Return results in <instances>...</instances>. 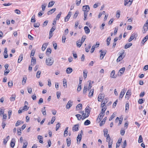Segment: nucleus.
<instances>
[{
  "label": "nucleus",
  "mask_w": 148,
  "mask_h": 148,
  "mask_svg": "<svg viewBox=\"0 0 148 148\" xmlns=\"http://www.w3.org/2000/svg\"><path fill=\"white\" fill-rule=\"evenodd\" d=\"M54 60L52 58L50 57L47 58L46 60V63L47 65L51 66L53 64Z\"/></svg>",
  "instance_id": "nucleus-1"
},
{
  "label": "nucleus",
  "mask_w": 148,
  "mask_h": 148,
  "mask_svg": "<svg viewBox=\"0 0 148 148\" xmlns=\"http://www.w3.org/2000/svg\"><path fill=\"white\" fill-rule=\"evenodd\" d=\"M92 108H91L90 107L88 106H87L85 109L86 113V115H87V116H89L90 112Z\"/></svg>",
  "instance_id": "nucleus-2"
},
{
  "label": "nucleus",
  "mask_w": 148,
  "mask_h": 148,
  "mask_svg": "<svg viewBox=\"0 0 148 148\" xmlns=\"http://www.w3.org/2000/svg\"><path fill=\"white\" fill-rule=\"evenodd\" d=\"M90 7L88 5H84L83 6V11H84V12H87L90 10Z\"/></svg>",
  "instance_id": "nucleus-3"
},
{
  "label": "nucleus",
  "mask_w": 148,
  "mask_h": 148,
  "mask_svg": "<svg viewBox=\"0 0 148 148\" xmlns=\"http://www.w3.org/2000/svg\"><path fill=\"white\" fill-rule=\"evenodd\" d=\"M125 92L126 90H125V89H123L121 90L119 98V100H121V99L123 97Z\"/></svg>",
  "instance_id": "nucleus-4"
},
{
  "label": "nucleus",
  "mask_w": 148,
  "mask_h": 148,
  "mask_svg": "<svg viewBox=\"0 0 148 148\" xmlns=\"http://www.w3.org/2000/svg\"><path fill=\"white\" fill-rule=\"evenodd\" d=\"M105 95L104 94H100L98 97V100L99 101L101 102L102 99H104Z\"/></svg>",
  "instance_id": "nucleus-5"
},
{
  "label": "nucleus",
  "mask_w": 148,
  "mask_h": 148,
  "mask_svg": "<svg viewBox=\"0 0 148 148\" xmlns=\"http://www.w3.org/2000/svg\"><path fill=\"white\" fill-rule=\"evenodd\" d=\"M78 124H76L72 127V130L73 132L77 131L79 130Z\"/></svg>",
  "instance_id": "nucleus-6"
},
{
  "label": "nucleus",
  "mask_w": 148,
  "mask_h": 148,
  "mask_svg": "<svg viewBox=\"0 0 148 148\" xmlns=\"http://www.w3.org/2000/svg\"><path fill=\"white\" fill-rule=\"evenodd\" d=\"M73 102L72 101H71L70 100L67 103V104L66 106V108L67 109H69L72 106L73 104Z\"/></svg>",
  "instance_id": "nucleus-7"
},
{
  "label": "nucleus",
  "mask_w": 148,
  "mask_h": 148,
  "mask_svg": "<svg viewBox=\"0 0 148 148\" xmlns=\"http://www.w3.org/2000/svg\"><path fill=\"white\" fill-rule=\"evenodd\" d=\"M138 36V34L136 33H132L130 37L133 39H134L136 40Z\"/></svg>",
  "instance_id": "nucleus-8"
},
{
  "label": "nucleus",
  "mask_w": 148,
  "mask_h": 148,
  "mask_svg": "<svg viewBox=\"0 0 148 148\" xmlns=\"http://www.w3.org/2000/svg\"><path fill=\"white\" fill-rule=\"evenodd\" d=\"M104 115V114L102 115V114L101 113H100L97 119V121H98L99 122H100L101 121V119L103 117Z\"/></svg>",
  "instance_id": "nucleus-9"
},
{
  "label": "nucleus",
  "mask_w": 148,
  "mask_h": 148,
  "mask_svg": "<svg viewBox=\"0 0 148 148\" xmlns=\"http://www.w3.org/2000/svg\"><path fill=\"white\" fill-rule=\"evenodd\" d=\"M15 138H12L10 143V146L12 148L14 147L15 146Z\"/></svg>",
  "instance_id": "nucleus-10"
},
{
  "label": "nucleus",
  "mask_w": 148,
  "mask_h": 148,
  "mask_svg": "<svg viewBox=\"0 0 148 148\" xmlns=\"http://www.w3.org/2000/svg\"><path fill=\"white\" fill-rule=\"evenodd\" d=\"M122 138H119L116 144V148H117L118 147H119L120 146V144L122 141Z\"/></svg>",
  "instance_id": "nucleus-11"
},
{
  "label": "nucleus",
  "mask_w": 148,
  "mask_h": 148,
  "mask_svg": "<svg viewBox=\"0 0 148 148\" xmlns=\"http://www.w3.org/2000/svg\"><path fill=\"white\" fill-rule=\"evenodd\" d=\"M110 77L112 78H115L116 77V75H115V71L112 70L110 74Z\"/></svg>",
  "instance_id": "nucleus-12"
},
{
  "label": "nucleus",
  "mask_w": 148,
  "mask_h": 148,
  "mask_svg": "<svg viewBox=\"0 0 148 148\" xmlns=\"http://www.w3.org/2000/svg\"><path fill=\"white\" fill-rule=\"evenodd\" d=\"M148 39V35H146L143 39L141 41V43L143 45L144 43L147 41Z\"/></svg>",
  "instance_id": "nucleus-13"
},
{
  "label": "nucleus",
  "mask_w": 148,
  "mask_h": 148,
  "mask_svg": "<svg viewBox=\"0 0 148 148\" xmlns=\"http://www.w3.org/2000/svg\"><path fill=\"white\" fill-rule=\"evenodd\" d=\"M67 146L68 147L70 146L71 144V139L69 137L66 140Z\"/></svg>",
  "instance_id": "nucleus-14"
},
{
  "label": "nucleus",
  "mask_w": 148,
  "mask_h": 148,
  "mask_svg": "<svg viewBox=\"0 0 148 148\" xmlns=\"http://www.w3.org/2000/svg\"><path fill=\"white\" fill-rule=\"evenodd\" d=\"M102 108L101 110V113L102 114L104 115V113L105 112V111L106 109V106H102Z\"/></svg>",
  "instance_id": "nucleus-15"
},
{
  "label": "nucleus",
  "mask_w": 148,
  "mask_h": 148,
  "mask_svg": "<svg viewBox=\"0 0 148 148\" xmlns=\"http://www.w3.org/2000/svg\"><path fill=\"white\" fill-rule=\"evenodd\" d=\"M82 138V135L81 134H78V136L77 137V143H78V142L79 141V142H80V140H81Z\"/></svg>",
  "instance_id": "nucleus-16"
},
{
  "label": "nucleus",
  "mask_w": 148,
  "mask_h": 148,
  "mask_svg": "<svg viewBox=\"0 0 148 148\" xmlns=\"http://www.w3.org/2000/svg\"><path fill=\"white\" fill-rule=\"evenodd\" d=\"M84 29L85 30V33L88 34L90 33V30L88 27L87 26H85L84 27Z\"/></svg>",
  "instance_id": "nucleus-17"
},
{
  "label": "nucleus",
  "mask_w": 148,
  "mask_h": 148,
  "mask_svg": "<svg viewBox=\"0 0 148 148\" xmlns=\"http://www.w3.org/2000/svg\"><path fill=\"white\" fill-rule=\"evenodd\" d=\"M72 69L70 67L68 68L66 70V73L68 74L71 73L72 72Z\"/></svg>",
  "instance_id": "nucleus-18"
},
{
  "label": "nucleus",
  "mask_w": 148,
  "mask_h": 148,
  "mask_svg": "<svg viewBox=\"0 0 148 148\" xmlns=\"http://www.w3.org/2000/svg\"><path fill=\"white\" fill-rule=\"evenodd\" d=\"M56 10V8L52 9L49 10V11L47 12V14L48 15L51 14L53 13L54 12H55Z\"/></svg>",
  "instance_id": "nucleus-19"
},
{
  "label": "nucleus",
  "mask_w": 148,
  "mask_h": 148,
  "mask_svg": "<svg viewBox=\"0 0 148 148\" xmlns=\"http://www.w3.org/2000/svg\"><path fill=\"white\" fill-rule=\"evenodd\" d=\"M48 43H46L42 45V50L43 51H44L45 50V49L47 47V45H48Z\"/></svg>",
  "instance_id": "nucleus-20"
},
{
  "label": "nucleus",
  "mask_w": 148,
  "mask_h": 148,
  "mask_svg": "<svg viewBox=\"0 0 148 148\" xmlns=\"http://www.w3.org/2000/svg\"><path fill=\"white\" fill-rule=\"evenodd\" d=\"M51 49L50 48H48L47 49L46 51V55L47 56H49V55L51 53Z\"/></svg>",
  "instance_id": "nucleus-21"
},
{
  "label": "nucleus",
  "mask_w": 148,
  "mask_h": 148,
  "mask_svg": "<svg viewBox=\"0 0 148 148\" xmlns=\"http://www.w3.org/2000/svg\"><path fill=\"white\" fill-rule=\"evenodd\" d=\"M38 139L39 140V142L41 143H43V137L40 135H38Z\"/></svg>",
  "instance_id": "nucleus-22"
},
{
  "label": "nucleus",
  "mask_w": 148,
  "mask_h": 148,
  "mask_svg": "<svg viewBox=\"0 0 148 148\" xmlns=\"http://www.w3.org/2000/svg\"><path fill=\"white\" fill-rule=\"evenodd\" d=\"M82 104L81 103L79 104L76 107V111H78L79 110L78 109V108H79V110H81L82 108Z\"/></svg>",
  "instance_id": "nucleus-23"
},
{
  "label": "nucleus",
  "mask_w": 148,
  "mask_h": 148,
  "mask_svg": "<svg viewBox=\"0 0 148 148\" xmlns=\"http://www.w3.org/2000/svg\"><path fill=\"white\" fill-rule=\"evenodd\" d=\"M23 59V54H21L20 55L18 60V62L20 63L22 60Z\"/></svg>",
  "instance_id": "nucleus-24"
},
{
  "label": "nucleus",
  "mask_w": 148,
  "mask_h": 148,
  "mask_svg": "<svg viewBox=\"0 0 148 148\" xmlns=\"http://www.w3.org/2000/svg\"><path fill=\"white\" fill-rule=\"evenodd\" d=\"M10 139V136H8L6 139H3V144L5 145L6 144L8 141Z\"/></svg>",
  "instance_id": "nucleus-25"
},
{
  "label": "nucleus",
  "mask_w": 148,
  "mask_h": 148,
  "mask_svg": "<svg viewBox=\"0 0 148 148\" xmlns=\"http://www.w3.org/2000/svg\"><path fill=\"white\" fill-rule=\"evenodd\" d=\"M132 44L131 43H128L126 44L125 46V49H127L129 47H130L131 46H132Z\"/></svg>",
  "instance_id": "nucleus-26"
},
{
  "label": "nucleus",
  "mask_w": 148,
  "mask_h": 148,
  "mask_svg": "<svg viewBox=\"0 0 148 148\" xmlns=\"http://www.w3.org/2000/svg\"><path fill=\"white\" fill-rule=\"evenodd\" d=\"M42 112L44 116H46L47 115L45 107H44L42 109Z\"/></svg>",
  "instance_id": "nucleus-27"
},
{
  "label": "nucleus",
  "mask_w": 148,
  "mask_h": 148,
  "mask_svg": "<svg viewBox=\"0 0 148 148\" xmlns=\"http://www.w3.org/2000/svg\"><path fill=\"white\" fill-rule=\"evenodd\" d=\"M107 119V117H105L102 120V121L100 123V126H102L103 124H104L106 120Z\"/></svg>",
  "instance_id": "nucleus-28"
},
{
  "label": "nucleus",
  "mask_w": 148,
  "mask_h": 148,
  "mask_svg": "<svg viewBox=\"0 0 148 148\" xmlns=\"http://www.w3.org/2000/svg\"><path fill=\"white\" fill-rule=\"evenodd\" d=\"M106 51H105L104 52H102L100 54V57L101 58V57H102V58L101 59V60L103 59L104 57L105 56L106 54Z\"/></svg>",
  "instance_id": "nucleus-29"
},
{
  "label": "nucleus",
  "mask_w": 148,
  "mask_h": 148,
  "mask_svg": "<svg viewBox=\"0 0 148 148\" xmlns=\"http://www.w3.org/2000/svg\"><path fill=\"white\" fill-rule=\"evenodd\" d=\"M104 102L103 103V101H102L101 106L102 105H103V106H105V104L107 103L108 101V98H106L103 99Z\"/></svg>",
  "instance_id": "nucleus-30"
},
{
  "label": "nucleus",
  "mask_w": 148,
  "mask_h": 148,
  "mask_svg": "<svg viewBox=\"0 0 148 148\" xmlns=\"http://www.w3.org/2000/svg\"><path fill=\"white\" fill-rule=\"evenodd\" d=\"M16 95L15 94H12L11 97L10 98V100L11 101H14L15 99Z\"/></svg>",
  "instance_id": "nucleus-31"
},
{
  "label": "nucleus",
  "mask_w": 148,
  "mask_h": 148,
  "mask_svg": "<svg viewBox=\"0 0 148 148\" xmlns=\"http://www.w3.org/2000/svg\"><path fill=\"white\" fill-rule=\"evenodd\" d=\"M111 37L110 36L108 37L107 39V46L109 45L110 43V41L111 40Z\"/></svg>",
  "instance_id": "nucleus-32"
},
{
  "label": "nucleus",
  "mask_w": 148,
  "mask_h": 148,
  "mask_svg": "<svg viewBox=\"0 0 148 148\" xmlns=\"http://www.w3.org/2000/svg\"><path fill=\"white\" fill-rule=\"evenodd\" d=\"M55 3V2L54 1H51V2H50L48 5V7H52L54 4Z\"/></svg>",
  "instance_id": "nucleus-33"
},
{
  "label": "nucleus",
  "mask_w": 148,
  "mask_h": 148,
  "mask_svg": "<svg viewBox=\"0 0 148 148\" xmlns=\"http://www.w3.org/2000/svg\"><path fill=\"white\" fill-rule=\"evenodd\" d=\"M63 86L65 88L67 87L66 80L64 79L63 81Z\"/></svg>",
  "instance_id": "nucleus-34"
},
{
  "label": "nucleus",
  "mask_w": 148,
  "mask_h": 148,
  "mask_svg": "<svg viewBox=\"0 0 148 148\" xmlns=\"http://www.w3.org/2000/svg\"><path fill=\"white\" fill-rule=\"evenodd\" d=\"M90 124V121L88 120H86L84 123V124L85 125H88Z\"/></svg>",
  "instance_id": "nucleus-35"
},
{
  "label": "nucleus",
  "mask_w": 148,
  "mask_h": 148,
  "mask_svg": "<svg viewBox=\"0 0 148 148\" xmlns=\"http://www.w3.org/2000/svg\"><path fill=\"white\" fill-rule=\"evenodd\" d=\"M125 67H123L119 71L120 73L121 74H123L124 71H125Z\"/></svg>",
  "instance_id": "nucleus-36"
},
{
  "label": "nucleus",
  "mask_w": 148,
  "mask_h": 148,
  "mask_svg": "<svg viewBox=\"0 0 148 148\" xmlns=\"http://www.w3.org/2000/svg\"><path fill=\"white\" fill-rule=\"evenodd\" d=\"M87 70H84L83 71V77L84 79H86V78L87 74Z\"/></svg>",
  "instance_id": "nucleus-37"
},
{
  "label": "nucleus",
  "mask_w": 148,
  "mask_h": 148,
  "mask_svg": "<svg viewBox=\"0 0 148 148\" xmlns=\"http://www.w3.org/2000/svg\"><path fill=\"white\" fill-rule=\"evenodd\" d=\"M143 141V139L142 137V136L141 135H140L139 136V137L138 140V143H140L142 142Z\"/></svg>",
  "instance_id": "nucleus-38"
},
{
  "label": "nucleus",
  "mask_w": 148,
  "mask_h": 148,
  "mask_svg": "<svg viewBox=\"0 0 148 148\" xmlns=\"http://www.w3.org/2000/svg\"><path fill=\"white\" fill-rule=\"evenodd\" d=\"M125 56V55L123 56V57L121 56H119L118 58H117L116 60V62H119L121 61V60L123 59L124 58Z\"/></svg>",
  "instance_id": "nucleus-39"
},
{
  "label": "nucleus",
  "mask_w": 148,
  "mask_h": 148,
  "mask_svg": "<svg viewBox=\"0 0 148 148\" xmlns=\"http://www.w3.org/2000/svg\"><path fill=\"white\" fill-rule=\"evenodd\" d=\"M94 92V90L93 89H92L90 90L89 93V97H92L93 95V94Z\"/></svg>",
  "instance_id": "nucleus-40"
},
{
  "label": "nucleus",
  "mask_w": 148,
  "mask_h": 148,
  "mask_svg": "<svg viewBox=\"0 0 148 148\" xmlns=\"http://www.w3.org/2000/svg\"><path fill=\"white\" fill-rule=\"evenodd\" d=\"M75 116L77 117L78 120H80L82 118L81 115L79 114H76Z\"/></svg>",
  "instance_id": "nucleus-41"
},
{
  "label": "nucleus",
  "mask_w": 148,
  "mask_h": 148,
  "mask_svg": "<svg viewBox=\"0 0 148 148\" xmlns=\"http://www.w3.org/2000/svg\"><path fill=\"white\" fill-rule=\"evenodd\" d=\"M47 5V4L44 3L42 4L41 6V8H42V10L43 11H44Z\"/></svg>",
  "instance_id": "nucleus-42"
},
{
  "label": "nucleus",
  "mask_w": 148,
  "mask_h": 148,
  "mask_svg": "<svg viewBox=\"0 0 148 148\" xmlns=\"http://www.w3.org/2000/svg\"><path fill=\"white\" fill-rule=\"evenodd\" d=\"M41 71H37L36 75V77L37 78H39L40 77V74L41 73Z\"/></svg>",
  "instance_id": "nucleus-43"
},
{
  "label": "nucleus",
  "mask_w": 148,
  "mask_h": 148,
  "mask_svg": "<svg viewBox=\"0 0 148 148\" xmlns=\"http://www.w3.org/2000/svg\"><path fill=\"white\" fill-rule=\"evenodd\" d=\"M103 132H104V135L105 137L106 136V135H107L108 134V130L107 129H104L103 130Z\"/></svg>",
  "instance_id": "nucleus-44"
},
{
  "label": "nucleus",
  "mask_w": 148,
  "mask_h": 148,
  "mask_svg": "<svg viewBox=\"0 0 148 148\" xmlns=\"http://www.w3.org/2000/svg\"><path fill=\"white\" fill-rule=\"evenodd\" d=\"M87 86H84V88L83 93V94H85L87 90Z\"/></svg>",
  "instance_id": "nucleus-45"
},
{
  "label": "nucleus",
  "mask_w": 148,
  "mask_h": 148,
  "mask_svg": "<svg viewBox=\"0 0 148 148\" xmlns=\"http://www.w3.org/2000/svg\"><path fill=\"white\" fill-rule=\"evenodd\" d=\"M36 59L35 58H34L33 57L32 58V60H31V63H33V65H34L36 63Z\"/></svg>",
  "instance_id": "nucleus-46"
},
{
  "label": "nucleus",
  "mask_w": 148,
  "mask_h": 148,
  "mask_svg": "<svg viewBox=\"0 0 148 148\" xmlns=\"http://www.w3.org/2000/svg\"><path fill=\"white\" fill-rule=\"evenodd\" d=\"M62 12H60L57 15L56 17V20H59L60 17L61 15V14Z\"/></svg>",
  "instance_id": "nucleus-47"
},
{
  "label": "nucleus",
  "mask_w": 148,
  "mask_h": 148,
  "mask_svg": "<svg viewBox=\"0 0 148 148\" xmlns=\"http://www.w3.org/2000/svg\"><path fill=\"white\" fill-rule=\"evenodd\" d=\"M26 79H27L26 77H23V79L22 82V84L23 85H24L25 84V83L26 82Z\"/></svg>",
  "instance_id": "nucleus-48"
},
{
  "label": "nucleus",
  "mask_w": 148,
  "mask_h": 148,
  "mask_svg": "<svg viewBox=\"0 0 148 148\" xmlns=\"http://www.w3.org/2000/svg\"><path fill=\"white\" fill-rule=\"evenodd\" d=\"M70 17L69 16V15H67L64 18V21L65 22H67L69 21V19L70 18Z\"/></svg>",
  "instance_id": "nucleus-49"
},
{
  "label": "nucleus",
  "mask_w": 148,
  "mask_h": 148,
  "mask_svg": "<svg viewBox=\"0 0 148 148\" xmlns=\"http://www.w3.org/2000/svg\"><path fill=\"white\" fill-rule=\"evenodd\" d=\"M66 39V36L65 35H63L62 37V42L63 43L65 42V40Z\"/></svg>",
  "instance_id": "nucleus-50"
},
{
  "label": "nucleus",
  "mask_w": 148,
  "mask_h": 148,
  "mask_svg": "<svg viewBox=\"0 0 148 148\" xmlns=\"http://www.w3.org/2000/svg\"><path fill=\"white\" fill-rule=\"evenodd\" d=\"M144 100H143V99H140L138 101V103L141 104L144 102Z\"/></svg>",
  "instance_id": "nucleus-51"
},
{
  "label": "nucleus",
  "mask_w": 148,
  "mask_h": 148,
  "mask_svg": "<svg viewBox=\"0 0 148 148\" xmlns=\"http://www.w3.org/2000/svg\"><path fill=\"white\" fill-rule=\"evenodd\" d=\"M126 141L125 140L124 141L123 145H122V148H125L126 147Z\"/></svg>",
  "instance_id": "nucleus-52"
},
{
  "label": "nucleus",
  "mask_w": 148,
  "mask_h": 148,
  "mask_svg": "<svg viewBox=\"0 0 148 148\" xmlns=\"http://www.w3.org/2000/svg\"><path fill=\"white\" fill-rule=\"evenodd\" d=\"M82 44V42H81L80 41L78 42H77V43H76V45H77V46L79 48L80 47H81Z\"/></svg>",
  "instance_id": "nucleus-53"
},
{
  "label": "nucleus",
  "mask_w": 148,
  "mask_h": 148,
  "mask_svg": "<svg viewBox=\"0 0 148 148\" xmlns=\"http://www.w3.org/2000/svg\"><path fill=\"white\" fill-rule=\"evenodd\" d=\"M125 53V51L124 50H122L119 53L120 56H124V54Z\"/></svg>",
  "instance_id": "nucleus-54"
},
{
  "label": "nucleus",
  "mask_w": 148,
  "mask_h": 148,
  "mask_svg": "<svg viewBox=\"0 0 148 148\" xmlns=\"http://www.w3.org/2000/svg\"><path fill=\"white\" fill-rule=\"evenodd\" d=\"M35 52V50L34 49H33L31 52L30 54V56H34V54Z\"/></svg>",
  "instance_id": "nucleus-55"
},
{
  "label": "nucleus",
  "mask_w": 148,
  "mask_h": 148,
  "mask_svg": "<svg viewBox=\"0 0 148 148\" xmlns=\"http://www.w3.org/2000/svg\"><path fill=\"white\" fill-rule=\"evenodd\" d=\"M8 86L11 88L13 86V83L12 81H9L8 83Z\"/></svg>",
  "instance_id": "nucleus-56"
},
{
  "label": "nucleus",
  "mask_w": 148,
  "mask_h": 148,
  "mask_svg": "<svg viewBox=\"0 0 148 148\" xmlns=\"http://www.w3.org/2000/svg\"><path fill=\"white\" fill-rule=\"evenodd\" d=\"M131 95V90L129 89L127 91L126 93V95Z\"/></svg>",
  "instance_id": "nucleus-57"
},
{
  "label": "nucleus",
  "mask_w": 148,
  "mask_h": 148,
  "mask_svg": "<svg viewBox=\"0 0 148 148\" xmlns=\"http://www.w3.org/2000/svg\"><path fill=\"white\" fill-rule=\"evenodd\" d=\"M120 11L119 10H117L116 12V17L119 18L120 15Z\"/></svg>",
  "instance_id": "nucleus-58"
},
{
  "label": "nucleus",
  "mask_w": 148,
  "mask_h": 148,
  "mask_svg": "<svg viewBox=\"0 0 148 148\" xmlns=\"http://www.w3.org/2000/svg\"><path fill=\"white\" fill-rule=\"evenodd\" d=\"M60 124L59 123H57L56 125V131H57L58 130L59 128L60 127Z\"/></svg>",
  "instance_id": "nucleus-59"
},
{
  "label": "nucleus",
  "mask_w": 148,
  "mask_h": 148,
  "mask_svg": "<svg viewBox=\"0 0 148 148\" xmlns=\"http://www.w3.org/2000/svg\"><path fill=\"white\" fill-rule=\"evenodd\" d=\"M29 108L27 107V105H25L22 108L24 111H25L27 110Z\"/></svg>",
  "instance_id": "nucleus-60"
},
{
  "label": "nucleus",
  "mask_w": 148,
  "mask_h": 148,
  "mask_svg": "<svg viewBox=\"0 0 148 148\" xmlns=\"http://www.w3.org/2000/svg\"><path fill=\"white\" fill-rule=\"evenodd\" d=\"M40 25L39 23L38 22H37V23H35L34 24V26L35 27H38Z\"/></svg>",
  "instance_id": "nucleus-61"
},
{
  "label": "nucleus",
  "mask_w": 148,
  "mask_h": 148,
  "mask_svg": "<svg viewBox=\"0 0 148 148\" xmlns=\"http://www.w3.org/2000/svg\"><path fill=\"white\" fill-rule=\"evenodd\" d=\"M82 89L81 85L80 84H79L78 86V87L77 88V91L78 92L80 91Z\"/></svg>",
  "instance_id": "nucleus-62"
},
{
  "label": "nucleus",
  "mask_w": 148,
  "mask_h": 148,
  "mask_svg": "<svg viewBox=\"0 0 148 148\" xmlns=\"http://www.w3.org/2000/svg\"><path fill=\"white\" fill-rule=\"evenodd\" d=\"M27 145L28 143L27 141L26 142L24 143L22 147L23 148H26Z\"/></svg>",
  "instance_id": "nucleus-63"
},
{
  "label": "nucleus",
  "mask_w": 148,
  "mask_h": 148,
  "mask_svg": "<svg viewBox=\"0 0 148 148\" xmlns=\"http://www.w3.org/2000/svg\"><path fill=\"white\" fill-rule=\"evenodd\" d=\"M144 28L146 27L147 28V29H148V19L146 21L144 25Z\"/></svg>",
  "instance_id": "nucleus-64"
}]
</instances>
